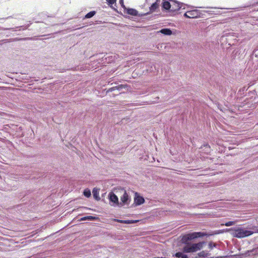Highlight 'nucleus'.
<instances>
[{
  "label": "nucleus",
  "mask_w": 258,
  "mask_h": 258,
  "mask_svg": "<svg viewBox=\"0 0 258 258\" xmlns=\"http://www.w3.org/2000/svg\"><path fill=\"white\" fill-rule=\"evenodd\" d=\"M210 258H214V257H210Z\"/></svg>",
  "instance_id": "34"
},
{
  "label": "nucleus",
  "mask_w": 258,
  "mask_h": 258,
  "mask_svg": "<svg viewBox=\"0 0 258 258\" xmlns=\"http://www.w3.org/2000/svg\"><path fill=\"white\" fill-rule=\"evenodd\" d=\"M97 218L95 216H84V217H82L81 218H80L79 221H87H87H93V220L97 219Z\"/></svg>",
  "instance_id": "17"
},
{
  "label": "nucleus",
  "mask_w": 258,
  "mask_h": 258,
  "mask_svg": "<svg viewBox=\"0 0 258 258\" xmlns=\"http://www.w3.org/2000/svg\"><path fill=\"white\" fill-rule=\"evenodd\" d=\"M158 33H160L164 35L167 36H170L172 34H174L172 29L168 28H162L160 31H159Z\"/></svg>",
  "instance_id": "13"
},
{
  "label": "nucleus",
  "mask_w": 258,
  "mask_h": 258,
  "mask_svg": "<svg viewBox=\"0 0 258 258\" xmlns=\"http://www.w3.org/2000/svg\"><path fill=\"white\" fill-rule=\"evenodd\" d=\"M127 86L126 84L125 85H123V84L118 85L116 86H114V87L109 88L106 91V94H107V93H108L109 92H112L114 91H118L119 92V91L122 90L123 89L126 88Z\"/></svg>",
  "instance_id": "10"
},
{
  "label": "nucleus",
  "mask_w": 258,
  "mask_h": 258,
  "mask_svg": "<svg viewBox=\"0 0 258 258\" xmlns=\"http://www.w3.org/2000/svg\"><path fill=\"white\" fill-rule=\"evenodd\" d=\"M171 2H172V5L170 13H171V15H174V13L181 9H185V5L184 4L180 3L175 0H171Z\"/></svg>",
  "instance_id": "4"
},
{
  "label": "nucleus",
  "mask_w": 258,
  "mask_h": 258,
  "mask_svg": "<svg viewBox=\"0 0 258 258\" xmlns=\"http://www.w3.org/2000/svg\"><path fill=\"white\" fill-rule=\"evenodd\" d=\"M134 194V204L132 206V207L140 206L145 203V199L140 194L135 192Z\"/></svg>",
  "instance_id": "6"
},
{
  "label": "nucleus",
  "mask_w": 258,
  "mask_h": 258,
  "mask_svg": "<svg viewBox=\"0 0 258 258\" xmlns=\"http://www.w3.org/2000/svg\"><path fill=\"white\" fill-rule=\"evenodd\" d=\"M160 2V0H156L155 3H157V4L159 5Z\"/></svg>",
  "instance_id": "31"
},
{
  "label": "nucleus",
  "mask_w": 258,
  "mask_h": 258,
  "mask_svg": "<svg viewBox=\"0 0 258 258\" xmlns=\"http://www.w3.org/2000/svg\"><path fill=\"white\" fill-rule=\"evenodd\" d=\"M172 2L171 0H163L161 4V8L163 11L170 13Z\"/></svg>",
  "instance_id": "9"
},
{
  "label": "nucleus",
  "mask_w": 258,
  "mask_h": 258,
  "mask_svg": "<svg viewBox=\"0 0 258 258\" xmlns=\"http://www.w3.org/2000/svg\"><path fill=\"white\" fill-rule=\"evenodd\" d=\"M217 246V244H215L213 241H210L209 242V244H208V246H209V248L210 249H213L214 247H216Z\"/></svg>",
  "instance_id": "22"
},
{
  "label": "nucleus",
  "mask_w": 258,
  "mask_h": 258,
  "mask_svg": "<svg viewBox=\"0 0 258 258\" xmlns=\"http://www.w3.org/2000/svg\"><path fill=\"white\" fill-rule=\"evenodd\" d=\"M115 221H116L118 223H121V224H134L138 222V220H119V219H115Z\"/></svg>",
  "instance_id": "15"
},
{
  "label": "nucleus",
  "mask_w": 258,
  "mask_h": 258,
  "mask_svg": "<svg viewBox=\"0 0 258 258\" xmlns=\"http://www.w3.org/2000/svg\"><path fill=\"white\" fill-rule=\"evenodd\" d=\"M235 222L234 221H229L226 222L225 223V225L227 227L231 226L234 225L235 224Z\"/></svg>",
  "instance_id": "24"
},
{
  "label": "nucleus",
  "mask_w": 258,
  "mask_h": 258,
  "mask_svg": "<svg viewBox=\"0 0 258 258\" xmlns=\"http://www.w3.org/2000/svg\"><path fill=\"white\" fill-rule=\"evenodd\" d=\"M247 95L248 96V97L249 98H251L253 97V95H255V90H252V91H249L248 93H247Z\"/></svg>",
  "instance_id": "23"
},
{
  "label": "nucleus",
  "mask_w": 258,
  "mask_h": 258,
  "mask_svg": "<svg viewBox=\"0 0 258 258\" xmlns=\"http://www.w3.org/2000/svg\"><path fill=\"white\" fill-rule=\"evenodd\" d=\"M248 89V88L244 86L239 89L237 92V96L238 97H243L247 95V93L246 92Z\"/></svg>",
  "instance_id": "12"
},
{
  "label": "nucleus",
  "mask_w": 258,
  "mask_h": 258,
  "mask_svg": "<svg viewBox=\"0 0 258 258\" xmlns=\"http://www.w3.org/2000/svg\"><path fill=\"white\" fill-rule=\"evenodd\" d=\"M207 13H208L210 14H219L220 13V12L219 11H205Z\"/></svg>",
  "instance_id": "27"
},
{
  "label": "nucleus",
  "mask_w": 258,
  "mask_h": 258,
  "mask_svg": "<svg viewBox=\"0 0 258 258\" xmlns=\"http://www.w3.org/2000/svg\"><path fill=\"white\" fill-rule=\"evenodd\" d=\"M123 194L120 197V202H119V208L124 206H128L131 201V197L125 190L123 189Z\"/></svg>",
  "instance_id": "3"
},
{
  "label": "nucleus",
  "mask_w": 258,
  "mask_h": 258,
  "mask_svg": "<svg viewBox=\"0 0 258 258\" xmlns=\"http://www.w3.org/2000/svg\"><path fill=\"white\" fill-rule=\"evenodd\" d=\"M83 195L86 198H89L91 196V192L90 189L88 188H85L83 192Z\"/></svg>",
  "instance_id": "20"
},
{
  "label": "nucleus",
  "mask_w": 258,
  "mask_h": 258,
  "mask_svg": "<svg viewBox=\"0 0 258 258\" xmlns=\"http://www.w3.org/2000/svg\"><path fill=\"white\" fill-rule=\"evenodd\" d=\"M211 254L207 251L203 250L198 253L197 255L195 257V258H206V257L209 256Z\"/></svg>",
  "instance_id": "16"
},
{
  "label": "nucleus",
  "mask_w": 258,
  "mask_h": 258,
  "mask_svg": "<svg viewBox=\"0 0 258 258\" xmlns=\"http://www.w3.org/2000/svg\"><path fill=\"white\" fill-rule=\"evenodd\" d=\"M181 258H188L187 255L184 254Z\"/></svg>",
  "instance_id": "29"
},
{
  "label": "nucleus",
  "mask_w": 258,
  "mask_h": 258,
  "mask_svg": "<svg viewBox=\"0 0 258 258\" xmlns=\"http://www.w3.org/2000/svg\"><path fill=\"white\" fill-rule=\"evenodd\" d=\"M108 199L109 201V204L111 206L119 208L118 198L113 191H111L108 194Z\"/></svg>",
  "instance_id": "5"
},
{
  "label": "nucleus",
  "mask_w": 258,
  "mask_h": 258,
  "mask_svg": "<svg viewBox=\"0 0 258 258\" xmlns=\"http://www.w3.org/2000/svg\"><path fill=\"white\" fill-rule=\"evenodd\" d=\"M31 24V23H30V24H28L27 25L16 27L15 28V29L16 31H17V30H24L27 29L30 26Z\"/></svg>",
  "instance_id": "19"
},
{
  "label": "nucleus",
  "mask_w": 258,
  "mask_h": 258,
  "mask_svg": "<svg viewBox=\"0 0 258 258\" xmlns=\"http://www.w3.org/2000/svg\"><path fill=\"white\" fill-rule=\"evenodd\" d=\"M201 12L198 10H193L187 11L183 15L187 18H196L201 17Z\"/></svg>",
  "instance_id": "7"
},
{
  "label": "nucleus",
  "mask_w": 258,
  "mask_h": 258,
  "mask_svg": "<svg viewBox=\"0 0 258 258\" xmlns=\"http://www.w3.org/2000/svg\"><path fill=\"white\" fill-rule=\"evenodd\" d=\"M226 231L234 237L242 238L250 236L254 233H258V226L253 225L248 226L247 227L238 226L227 229Z\"/></svg>",
  "instance_id": "2"
},
{
  "label": "nucleus",
  "mask_w": 258,
  "mask_h": 258,
  "mask_svg": "<svg viewBox=\"0 0 258 258\" xmlns=\"http://www.w3.org/2000/svg\"><path fill=\"white\" fill-rule=\"evenodd\" d=\"M96 14V12L95 11H91L90 12L88 13L84 17L83 19H90L95 16Z\"/></svg>",
  "instance_id": "18"
},
{
  "label": "nucleus",
  "mask_w": 258,
  "mask_h": 258,
  "mask_svg": "<svg viewBox=\"0 0 258 258\" xmlns=\"http://www.w3.org/2000/svg\"><path fill=\"white\" fill-rule=\"evenodd\" d=\"M107 4L109 6H112L113 4L116 3V0H106Z\"/></svg>",
  "instance_id": "25"
},
{
  "label": "nucleus",
  "mask_w": 258,
  "mask_h": 258,
  "mask_svg": "<svg viewBox=\"0 0 258 258\" xmlns=\"http://www.w3.org/2000/svg\"><path fill=\"white\" fill-rule=\"evenodd\" d=\"M119 3L121 5V7L123 8V9H124L125 8H126L125 5H124L123 0H119Z\"/></svg>",
  "instance_id": "28"
},
{
  "label": "nucleus",
  "mask_w": 258,
  "mask_h": 258,
  "mask_svg": "<svg viewBox=\"0 0 258 258\" xmlns=\"http://www.w3.org/2000/svg\"><path fill=\"white\" fill-rule=\"evenodd\" d=\"M207 8L213 9L215 10H217L218 8H213V7H207Z\"/></svg>",
  "instance_id": "30"
},
{
  "label": "nucleus",
  "mask_w": 258,
  "mask_h": 258,
  "mask_svg": "<svg viewBox=\"0 0 258 258\" xmlns=\"http://www.w3.org/2000/svg\"><path fill=\"white\" fill-rule=\"evenodd\" d=\"M148 1V0H146V2L147 3V2Z\"/></svg>",
  "instance_id": "33"
},
{
  "label": "nucleus",
  "mask_w": 258,
  "mask_h": 258,
  "mask_svg": "<svg viewBox=\"0 0 258 258\" xmlns=\"http://www.w3.org/2000/svg\"><path fill=\"white\" fill-rule=\"evenodd\" d=\"M252 55L253 56L258 58V49H254L253 51Z\"/></svg>",
  "instance_id": "26"
},
{
  "label": "nucleus",
  "mask_w": 258,
  "mask_h": 258,
  "mask_svg": "<svg viewBox=\"0 0 258 258\" xmlns=\"http://www.w3.org/2000/svg\"><path fill=\"white\" fill-rule=\"evenodd\" d=\"M92 194L93 196L94 199L97 201H99L100 200V198L99 197V189L97 187H94L92 190Z\"/></svg>",
  "instance_id": "14"
},
{
  "label": "nucleus",
  "mask_w": 258,
  "mask_h": 258,
  "mask_svg": "<svg viewBox=\"0 0 258 258\" xmlns=\"http://www.w3.org/2000/svg\"><path fill=\"white\" fill-rule=\"evenodd\" d=\"M123 12L125 14H127L128 15L132 16L134 17H142L144 16L143 14H140L137 10L133 8H125L123 10Z\"/></svg>",
  "instance_id": "8"
},
{
  "label": "nucleus",
  "mask_w": 258,
  "mask_h": 258,
  "mask_svg": "<svg viewBox=\"0 0 258 258\" xmlns=\"http://www.w3.org/2000/svg\"><path fill=\"white\" fill-rule=\"evenodd\" d=\"M206 235L207 234L203 232H194L183 235L182 240L185 243V245L182 248L183 251L185 253H191L202 249L206 244V242L201 241L198 243H187V242Z\"/></svg>",
  "instance_id": "1"
},
{
  "label": "nucleus",
  "mask_w": 258,
  "mask_h": 258,
  "mask_svg": "<svg viewBox=\"0 0 258 258\" xmlns=\"http://www.w3.org/2000/svg\"><path fill=\"white\" fill-rule=\"evenodd\" d=\"M184 252H177L175 253L173 256L177 258H181L184 254Z\"/></svg>",
  "instance_id": "21"
},
{
  "label": "nucleus",
  "mask_w": 258,
  "mask_h": 258,
  "mask_svg": "<svg viewBox=\"0 0 258 258\" xmlns=\"http://www.w3.org/2000/svg\"><path fill=\"white\" fill-rule=\"evenodd\" d=\"M159 7V5L157 4V3H153L151 6L150 7V12H147L146 13L143 14L144 16H147L151 13L155 12L157 9H158Z\"/></svg>",
  "instance_id": "11"
},
{
  "label": "nucleus",
  "mask_w": 258,
  "mask_h": 258,
  "mask_svg": "<svg viewBox=\"0 0 258 258\" xmlns=\"http://www.w3.org/2000/svg\"><path fill=\"white\" fill-rule=\"evenodd\" d=\"M204 146L208 147L209 148H210V146L208 144H206V145H204Z\"/></svg>",
  "instance_id": "32"
}]
</instances>
